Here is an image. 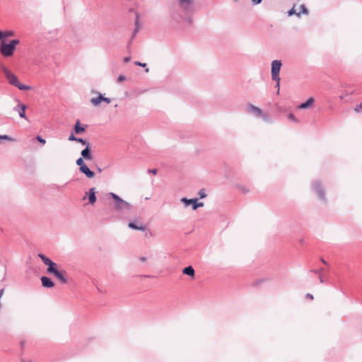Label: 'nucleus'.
Here are the masks:
<instances>
[{"label":"nucleus","mask_w":362,"mask_h":362,"mask_svg":"<svg viewBox=\"0 0 362 362\" xmlns=\"http://www.w3.org/2000/svg\"><path fill=\"white\" fill-rule=\"evenodd\" d=\"M1 70L4 73L9 84L17 87L21 90H29L31 87L21 83L17 76L13 74L6 66L1 65Z\"/></svg>","instance_id":"1"},{"label":"nucleus","mask_w":362,"mask_h":362,"mask_svg":"<svg viewBox=\"0 0 362 362\" xmlns=\"http://www.w3.org/2000/svg\"><path fill=\"white\" fill-rule=\"evenodd\" d=\"M20 43L18 40H12L8 43L4 41H1L0 43V53L4 57H9L13 56L16 46Z\"/></svg>","instance_id":"2"},{"label":"nucleus","mask_w":362,"mask_h":362,"mask_svg":"<svg viewBox=\"0 0 362 362\" xmlns=\"http://www.w3.org/2000/svg\"><path fill=\"white\" fill-rule=\"evenodd\" d=\"M108 196L114 199L113 207L117 211H130L132 209L131 204L123 200L117 194L110 192L108 194Z\"/></svg>","instance_id":"3"},{"label":"nucleus","mask_w":362,"mask_h":362,"mask_svg":"<svg viewBox=\"0 0 362 362\" xmlns=\"http://www.w3.org/2000/svg\"><path fill=\"white\" fill-rule=\"evenodd\" d=\"M281 62L280 60H274L272 62V80H281L279 77V72L281 67Z\"/></svg>","instance_id":"4"},{"label":"nucleus","mask_w":362,"mask_h":362,"mask_svg":"<svg viewBox=\"0 0 362 362\" xmlns=\"http://www.w3.org/2000/svg\"><path fill=\"white\" fill-rule=\"evenodd\" d=\"M247 112L255 115L256 117H262L264 121H268L269 119L268 116L266 114L263 113L262 110L260 108L253 105L252 104L247 105Z\"/></svg>","instance_id":"5"},{"label":"nucleus","mask_w":362,"mask_h":362,"mask_svg":"<svg viewBox=\"0 0 362 362\" xmlns=\"http://www.w3.org/2000/svg\"><path fill=\"white\" fill-rule=\"evenodd\" d=\"M180 10L187 14L192 11L194 0H177Z\"/></svg>","instance_id":"6"},{"label":"nucleus","mask_w":362,"mask_h":362,"mask_svg":"<svg viewBox=\"0 0 362 362\" xmlns=\"http://www.w3.org/2000/svg\"><path fill=\"white\" fill-rule=\"evenodd\" d=\"M181 202L185 205V206H187L189 205H192V209L194 210H196L197 208L202 207L204 206L203 202H197V199L182 198Z\"/></svg>","instance_id":"7"},{"label":"nucleus","mask_w":362,"mask_h":362,"mask_svg":"<svg viewBox=\"0 0 362 362\" xmlns=\"http://www.w3.org/2000/svg\"><path fill=\"white\" fill-rule=\"evenodd\" d=\"M95 194V188L92 187L88 190V192H86V195L83 197V199L85 200L88 197V204H90V205H93L97 199Z\"/></svg>","instance_id":"8"},{"label":"nucleus","mask_w":362,"mask_h":362,"mask_svg":"<svg viewBox=\"0 0 362 362\" xmlns=\"http://www.w3.org/2000/svg\"><path fill=\"white\" fill-rule=\"evenodd\" d=\"M25 109L26 106L24 104L21 103L18 100V105L13 107V110L18 113L20 117L23 118L25 119H28L25 115Z\"/></svg>","instance_id":"9"},{"label":"nucleus","mask_w":362,"mask_h":362,"mask_svg":"<svg viewBox=\"0 0 362 362\" xmlns=\"http://www.w3.org/2000/svg\"><path fill=\"white\" fill-rule=\"evenodd\" d=\"M102 101L105 102L106 103L109 104L111 102V100L109 98H105L101 94H99L98 97L97 98H93L90 99V103L94 106H98Z\"/></svg>","instance_id":"10"},{"label":"nucleus","mask_w":362,"mask_h":362,"mask_svg":"<svg viewBox=\"0 0 362 362\" xmlns=\"http://www.w3.org/2000/svg\"><path fill=\"white\" fill-rule=\"evenodd\" d=\"M313 189L317 193L320 199H321L322 201H325V194L319 182H315L313 184Z\"/></svg>","instance_id":"11"},{"label":"nucleus","mask_w":362,"mask_h":362,"mask_svg":"<svg viewBox=\"0 0 362 362\" xmlns=\"http://www.w3.org/2000/svg\"><path fill=\"white\" fill-rule=\"evenodd\" d=\"M64 271H59L58 269L52 274L62 284H66L68 279L65 276Z\"/></svg>","instance_id":"12"},{"label":"nucleus","mask_w":362,"mask_h":362,"mask_svg":"<svg viewBox=\"0 0 362 362\" xmlns=\"http://www.w3.org/2000/svg\"><path fill=\"white\" fill-rule=\"evenodd\" d=\"M41 282L45 288H52L54 286L51 279L45 276L41 277Z\"/></svg>","instance_id":"13"},{"label":"nucleus","mask_w":362,"mask_h":362,"mask_svg":"<svg viewBox=\"0 0 362 362\" xmlns=\"http://www.w3.org/2000/svg\"><path fill=\"white\" fill-rule=\"evenodd\" d=\"M81 154L82 158H84L85 160H91L93 159L90 146H87L83 150H82Z\"/></svg>","instance_id":"14"},{"label":"nucleus","mask_w":362,"mask_h":362,"mask_svg":"<svg viewBox=\"0 0 362 362\" xmlns=\"http://www.w3.org/2000/svg\"><path fill=\"white\" fill-rule=\"evenodd\" d=\"M79 171L81 173L86 175V176L88 178H93L95 176L94 172L90 170V168L87 166V165L86 166H82L81 169L79 170Z\"/></svg>","instance_id":"15"},{"label":"nucleus","mask_w":362,"mask_h":362,"mask_svg":"<svg viewBox=\"0 0 362 362\" xmlns=\"http://www.w3.org/2000/svg\"><path fill=\"white\" fill-rule=\"evenodd\" d=\"M86 127L87 125H85V127H81L80 121L77 120L74 127V132L76 134H80L85 132Z\"/></svg>","instance_id":"16"},{"label":"nucleus","mask_w":362,"mask_h":362,"mask_svg":"<svg viewBox=\"0 0 362 362\" xmlns=\"http://www.w3.org/2000/svg\"><path fill=\"white\" fill-rule=\"evenodd\" d=\"M128 226L130 228L134 229V230H146V227L142 223L137 224L134 222H130V223H129Z\"/></svg>","instance_id":"17"},{"label":"nucleus","mask_w":362,"mask_h":362,"mask_svg":"<svg viewBox=\"0 0 362 362\" xmlns=\"http://www.w3.org/2000/svg\"><path fill=\"white\" fill-rule=\"evenodd\" d=\"M313 103H314V99L310 98L308 100H307V101H305V103H303L300 105H299L298 106V109H306L308 107H310V105H312L313 104Z\"/></svg>","instance_id":"18"},{"label":"nucleus","mask_w":362,"mask_h":362,"mask_svg":"<svg viewBox=\"0 0 362 362\" xmlns=\"http://www.w3.org/2000/svg\"><path fill=\"white\" fill-rule=\"evenodd\" d=\"M182 273L184 274L188 275L189 276H194V269L192 266L186 267L183 269Z\"/></svg>","instance_id":"19"},{"label":"nucleus","mask_w":362,"mask_h":362,"mask_svg":"<svg viewBox=\"0 0 362 362\" xmlns=\"http://www.w3.org/2000/svg\"><path fill=\"white\" fill-rule=\"evenodd\" d=\"M38 257L41 259L43 263L47 266H51V262H52L50 259L47 257L45 255L40 253L38 254Z\"/></svg>","instance_id":"20"},{"label":"nucleus","mask_w":362,"mask_h":362,"mask_svg":"<svg viewBox=\"0 0 362 362\" xmlns=\"http://www.w3.org/2000/svg\"><path fill=\"white\" fill-rule=\"evenodd\" d=\"M12 31H0V41H4L5 38H7L13 35Z\"/></svg>","instance_id":"21"},{"label":"nucleus","mask_w":362,"mask_h":362,"mask_svg":"<svg viewBox=\"0 0 362 362\" xmlns=\"http://www.w3.org/2000/svg\"><path fill=\"white\" fill-rule=\"evenodd\" d=\"M57 269V264L53 262H51V266H47V272L52 274Z\"/></svg>","instance_id":"22"},{"label":"nucleus","mask_w":362,"mask_h":362,"mask_svg":"<svg viewBox=\"0 0 362 362\" xmlns=\"http://www.w3.org/2000/svg\"><path fill=\"white\" fill-rule=\"evenodd\" d=\"M300 11L296 13L298 16H300V13L308 14V10L304 4L300 5Z\"/></svg>","instance_id":"23"},{"label":"nucleus","mask_w":362,"mask_h":362,"mask_svg":"<svg viewBox=\"0 0 362 362\" xmlns=\"http://www.w3.org/2000/svg\"><path fill=\"white\" fill-rule=\"evenodd\" d=\"M76 163L77 165L79 166V170L81 169V167L82 166H86V164L85 163L84 160H83V158L82 157L78 158L76 161Z\"/></svg>","instance_id":"24"},{"label":"nucleus","mask_w":362,"mask_h":362,"mask_svg":"<svg viewBox=\"0 0 362 362\" xmlns=\"http://www.w3.org/2000/svg\"><path fill=\"white\" fill-rule=\"evenodd\" d=\"M139 16L136 15V28L134 29V33H133V36L132 37H134L136 34L137 33V32L139 31Z\"/></svg>","instance_id":"25"},{"label":"nucleus","mask_w":362,"mask_h":362,"mask_svg":"<svg viewBox=\"0 0 362 362\" xmlns=\"http://www.w3.org/2000/svg\"><path fill=\"white\" fill-rule=\"evenodd\" d=\"M77 142H79L81 143L82 145L83 146H86V147L88 146H90V143L88 141H87L86 139H83L82 138H78V140H77Z\"/></svg>","instance_id":"26"},{"label":"nucleus","mask_w":362,"mask_h":362,"mask_svg":"<svg viewBox=\"0 0 362 362\" xmlns=\"http://www.w3.org/2000/svg\"><path fill=\"white\" fill-rule=\"evenodd\" d=\"M198 194H199L200 199H204L206 197L204 189H200L198 192Z\"/></svg>","instance_id":"27"},{"label":"nucleus","mask_w":362,"mask_h":362,"mask_svg":"<svg viewBox=\"0 0 362 362\" xmlns=\"http://www.w3.org/2000/svg\"><path fill=\"white\" fill-rule=\"evenodd\" d=\"M13 141V139L7 135H0V140Z\"/></svg>","instance_id":"28"},{"label":"nucleus","mask_w":362,"mask_h":362,"mask_svg":"<svg viewBox=\"0 0 362 362\" xmlns=\"http://www.w3.org/2000/svg\"><path fill=\"white\" fill-rule=\"evenodd\" d=\"M125 80H126V77L124 75H119L117 79L118 83H122V82L124 81Z\"/></svg>","instance_id":"29"},{"label":"nucleus","mask_w":362,"mask_h":362,"mask_svg":"<svg viewBox=\"0 0 362 362\" xmlns=\"http://www.w3.org/2000/svg\"><path fill=\"white\" fill-rule=\"evenodd\" d=\"M288 119L295 122H298V120L296 118L295 115L292 113H290L288 115Z\"/></svg>","instance_id":"30"},{"label":"nucleus","mask_w":362,"mask_h":362,"mask_svg":"<svg viewBox=\"0 0 362 362\" xmlns=\"http://www.w3.org/2000/svg\"><path fill=\"white\" fill-rule=\"evenodd\" d=\"M78 137H76L74 134H71V135L69 136V141H77Z\"/></svg>","instance_id":"31"},{"label":"nucleus","mask_w":362,"mask_h":362,"mask_svg":"<svg viewBox=\"0 0 362 362\" xmlns=\"http://www.w3.org/2000/svg\"><path fill=\"white\" fill-rule=\"evenodd\" d=\"M355 112H362V103H361L359 105H358L355 109H354Z\"/></svg>","instance_id":"32"},{"label":"nucleus","mask_w":362,"mask_h":362,"mask_svg":"<svg viewBox=\"0 0 362 362\" xmlns=\"http://www.w3.org/2000/svg\"><path fill=\"white\" fill-rule=\"evenodd\" d=\"M296 11L294 8V7H293L292 8H291L288 11V16H292L293 14H296Z\"/></svg>","instance_id":"33"},{"label":"nucleus","mask_w":362,"mask_h":362,"mask_svg":"<svg viewBox=\"0 0 362 362\" xmlns=\"http://www.w3.org/2000/svg\"><path fill=\"white\" fill-rule=\"evenodd\" d=\"M37 140L40 142L41 144H45L46 143V141L45 139H44L43 138H42L40 136H37L36 137Z\"/></svg>","instance_id":"34"},{"label":"nucleus","mask_w":362,"mask_h":362,"mask_svg":"<svg viewBox=\"0 0 362 362\" xmlns=\"http://www.w3.org/2000/svg\"><path fill=\"white\" fill-rule=\"evenodd\" d=\"M134 64L136 65V66H141V67H146V63H141L140 62H135Z\"/></svg>","instance_id":"35"},{"label":"nucleus","mask_w":362,"mask_h":362,"mask_svg":"<svg viewBox=\"0 0 362 362\" xmlns=\"http://www.w3.org/2000/svg\"><path fill=\"white\" fill-rule=\"evenodd\" d=\"M323 271V269L322 268H320L319 269H316V270H312L311 272L317 274H320V272H322Z\"/></svg>","instance_id":"36"},{"label":"nucleus","mask_w":362,"mask_h":362,"mask_svg":"<svg viewBox=\"0 0 362 362\" xmlns=\"http://www.w3.org/2000/svg\"><path fill=\"white\" fill-rule=\"evenodd\" d=\"M262 1V0H252V3L254 5L259 4Z\"/></svg>","instance_id":"37"},{"label":"nucleus","mask_w":362,"mask_h":362,"mask_svg":"<svg viewBox=\"0 0 362 362\" xmlns=\"http://www.w3.org/2000/svg\"><path fill=\"white\" fill-rule=\"evenodd\" d=\"M274 81L276 82V88H278V92L277 93H279V85H280V80H274Z\"/></svg>","instance_id":"38"},{"label":"nucleus","mask_w":362,"mask_h":362,"mask_svg":"<svg viewBox=\"0 0 362 362\" xmlns=\"http://www.w3.org/2000/svg\"><path fill=\"white\" fill-rule=\"evenodd\" d=\"M131 60V57H125L123 59L124 62V63H128L129 62H130Z\"/></svg>","instance_id":"39"},{"label":"nucleus","mask_w":362,"mask_h":362,"mask_svg":"<svg viewBox=\"0 0 362 362\" xmlns=\"http://www.w3.org/2000/svg\"><path fill=\"white\" fill-rule=\"evenodd\" d=\"M157 170L156 169H151V170H148V173H153V175H156L157 174Z\"/></svg>","instance_id":"40"},{"label":"nucleus","mask_w":362,"mask_h":362,"mask_svg":"<svg viewBox=\"0 0 362 362\" xmlns=\"http://www.w3.org/2000/svg\"><path fill=\"white\" fill-rule=\"evenodd\" d=\"M306 298H308V299H310V300H313V296L310 293H308L306 294Z\"/></svg>","instance_id":"41"},{"label":"nucleus","mask_w":362,"mask_h":362,"mask_svg":"<svg viewBox=\"0 0 362 362\" xmlns=\"http://www.w3.org/2000/svg\"><path fill=\"white\" fill-rule=\"evenodd\" d=\"M139 259H140L141 262H146L147 259H146V257H141L139 258Z\"/></svg>","instance_id":"42"},{"label":"nucleus","mask_w":362,"mask_h":362,"mask_svg":"<svg viewBox=\"0 0 362 362\" xmlns=\"http://www.w3.org/2000/svg\"><path fill=\"white\" fill-rule=\"evenodd\" d=\"M321 262L325 264H327V262L323 258H321Z\"/></svg>","instance_id":"43"},{"label":"nucleus","mask_w":362,"mask_h":362,"mask_svg":"<svg viewBox=\"0 0 362 362\" xmlns=\"http://www.w3.org/2000/svg\"><path fill=\"white\" fill-rule=\"evenodd\" d=\"M319 278H320V281L321 283H324V279H323L322 276H320V277H319Z\"/></svg>","instance_id":"44"},{"label":"nucleus","mask_w":362,"mask_h":362,"mask_svg":"<svg viewBox=\"0 0 362 362\" xmlns=\"http://www.w3.org/2000/svg\"><path fill=\"white\" fill-rule=\"evenodd\" d=\"M98 172H100V173L102 171V170H101L100 168H98Z\"/></svg>","instance_id":"45"},{"label":"nucleus","mask_w":362,"mask_h":362,"mask_svg":"<svg viewBox=\"0 0 362 362\" xmlns=\"http://www.w3.org/2000/svg\"><path fill=\"white\" fill-rule=\"evenodd\" d=\"M339 98H340L341 100H342L344 98V96L341 95Z\"/></svg>","instance_id":"46"},{"label":"nucleus","mask_w":362,"mask_h":362,"mask_svg":"<svg viewBox=\"0 0 362 362\" xmlns=\"http://www.w3.org/2000/svg\"><path fill=\"white\" fill-rule=\"evenodd\" d=\"M145 71H146V72H148L149 69L147 68V69H146Z\"/></svg>","instance_id":"47"}]
</instances>
